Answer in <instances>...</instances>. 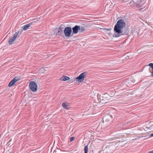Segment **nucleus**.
<instances>
[{
    "label": "nucleus",
    "mask_w": 153,
    "mask_h": 153,
    "mask_svg": "<svg viewBox=\"0 0 153 153\" xmlns=\"http://www.w3.org/2000/svg\"><path fill=\"white\" fill-rule=\"evenodd\" d=\"M125 22L123 19L119 20L117 22L114 28V34L113 37H118L122 35H128V31L126 28L124 30H123L125 27Z\"/></svg>",
    "instance_id": "nucleus-1"
},
{
    "label": "nucleus",
    "mask_w": 153,
    "mask_h": 153,
    "mask_svg": "<svg viewBox=\"0 0 153 153\" xmlns=\"http://www.w3.org/2000/svg\"><path fill=\"white\" fill-rule=\"evenodd\" d=\"M108 96L107 94H102V95H97V97L98 100L100 99V102L102 104H104L107 102L108 100L106 99L107 97Z\"/></svg>",
    "instance_id": "nucleus-2"
},
{
    "label": "nucleus",
    "mask_w": 153,
    "mask_h": 153,
    "mask_svg": "<svg viewBox=\"0 0 153 153\" xmlns=\"http://www.w3.org/2000/svg\"><path fill=\"white\" fill-rule=\"evenodd\" d=\"M29 86L32 91L35 92L36 91L37 89V85L36 83L34 81H30L29 83Z\"/></svg>",
    "instance_id": "nucleus-3"
},
{
    "label": "nucleus",
    "mask_w": 153,
    "mask_h": 153,
    "mask_svg": "<svg viewBox=\"0 0 153 153\" xmlns=\"http://www.w3.org/2000/svg\"><path fill=\"white\" fill-rule=\"evenodd\" d=\"M86 76V72H84L81 74L79 76L76 77V79L79 82H81L84 80Z\"/></svg>",
    "instance_id": "nucleus-4"
},
{
    "label": "nucleus",
    "mask_w": 153,
    "mask_h": 153,
    "mask_svg": "<svg viewBox=\"0 0 153 153\" xmlns=\"http://www.w3.org/2000/svg\"><path fill=\"white\" fill-rule=\"evenodd\" d=\"M71 32L72 29L71 27H65L64 30V33L66 37L70 36Z\"/></svg>",
    "instance_id": "nucleus-5"
},
{
    "label": "nucleus",
    "mask_w": 153,
    "mask_h": 153,
    "mask_svg": "<svg viewBox=\"0 0 153 153\" xmlns=\"http://www.w3.org/2000/svg\"><path fill=\"white\" fill-rule=\"evenodd\" d=\"M19 32H17L15 33L14 34L13 36L10 37L9 41H8V43L10 45L12 44L13 42L15 40L16 38L17 37V36L19 34Z\"/></svg>",
    "instance_id": "nucleus-6"
},
{
    "label": "nucleus",
    "mask_w": 153,
    "mask_h": 153,
    "mask_svg": "<svg viewBox=\"0 0 153 153\" xmlns=\"http://www.w3.org/2000/svg\"><path fill=\"white\" fill-rule=\"evenodd\" d=\"M19 80V79L17 77H15L9 83L8 86L9 87H11L15 84V83Z\"/></svg>",
    "instance_id": "nucleus-7"
},
{
    "label": "nucleus",
    "mask_w": 153,
    "mask_h": 153,
    "mask_svg": "<svg viewBox=\"0 0 153 153\" xmlns=\"http://www.w3.org/2000/svg\"><path fill=\"white\" fill-rule=\"evenodd\" d=\"M80 26L76 25L72 28L73 33L74 34H76L78 33L80 28Z\"/></svg>",
    "instance_id": "nucleus-8"
},
{
    "label": "nucleus",
    "mask_w": 153,
    "mask_h": 153,
    "mask_svg": "<svg viewBox=\"0 0 153 153\" xmlns=\"http://www.w3.org/2000/svg\"><path fill=\"white\" fill-rule=\"evenodd\" d=\"M65 26L64 25H61L59 29L58 33L59 34H61L62 33Z\"/></svg>",
    "instance_id": "nucleus-9"
},
{
    "label": "nucleus",
    "mask_w": 153,
    "mask_h": 153,
    "mask_svg": "<svg viewBox=\"0 0 153 153\" xmlns=\"http://www.w3.org/2000/svg\"><path fill=\"white\" fill-rule=\"evenodd\" d=\"M32 22H31L25 25L23 27V30L25 31L27 30L32 25Z\"/></svg>",
    "instance_id": "nucleus-10"
},
{
    "label": "nucleus",
    "mask_w": 153,
    "mask_h": 153,
    "mask_svg": "<svg viewBox=\"0 0 153 153\" xmlns=\"http://www.w3.org/2000/svg\"><path fill=\"white\" fill-rule=\"evenodd\" d=\"M62 105L63 107L67 109H69L70 107L66 102H65L62 103Z\"/></svg>",
    "instance_id": "nucleus-11"
},
{
    "label": "nucleus",
    "mask_w": 153,
    "mask_h": 153,
    "mask_svg": "<svg viewBox=\"0 0 153 153\" xmlns=\"http://www.w3.org/2000/svg\"><path fill=\"white\" fill-rule=\"evenodd\" d=\"M80 28L79 29V32H82L85 31V28L84 27L80 26Z\"/></svg>",
    "instance_id": "nucleus-12"
},
{
    "label": "nucleus",
    "mask_w": 153,
    "mask_h": 153,
    "mask_svg": "<svg viewBox=\"0 0 153 153\" xmlns=\"http://www.w3.org/2000/svg\"><path fill=\"white\" fill-rule=\"evenodd\" d=\"M70 79V78L68 76L63 77L61 78V80L65 81L67 80H68Z\"/></svg>",
    "instance_id": "nucleus-13"
},
{
    "label": "nucleus",
    "mask_w": 153,
    "mask_h": 153,
    "mask_svg": "<svg viewBox=\"0 0 153 153\" xmlns=\"http://www.w3.org/2000/svg\"><path fill=\"white\" fill-rule=\"evenodd\" d=\"M84 153H88V146L87 145L85 146L84 148Z\"/></svg>",
    "instance_id": "nucleus-14"
},
{
    "label": "nucleus",
    "mask_w": 153,
    "mask_h": 153,
    "mask_svg": "<svg viewBox=\"0 0 153 153\" xmlns=\"http://www.w3.org/2000/svg\"><path fill=\"white\" fill-rule=\"evenodd\" d=\"M149 66L151 67L152 69V70H153V63H150L149 64Z\"/></svg>",
    "instance_id": "nucleus-15"
},
{
    "label": "nucleus",
    "mask_w": 153,
    "mask_h": 153,
    "mask_svg": "<svg viewBox=\"0 0 153 153\" xmlns=\"http://www.w3.org/2000/svg\"><path fill=\"white\" fill-rule=\"evenodd\" d=\"M74 139V137H71L70 139V140L71 141H72Z\"/></svg>",
    "instance_id": "nucleus-16"
},
{
    "label": "nucleus",
    "mask_w": 153,
    "mask_h": 153,
    "mask_svg": "<svg viewBox=\"0 0 153 153\" xmlns=\"http://www.w3.org/2000/svg\"><path fill=\"white\" fill-rule=\"evenodd\" d=\"M147 153H153V150H152L151 151H149V152H148Z\"/></svg>",
    "instance_id": "nucleus-17"
},
{
    "label": "nucleus",
    "mask_w": 153,
    "mask_h": 153,
    "mask_svg": "<svg viewBox=\"0 0 153 153\" xmlns=\"http://www.w3.org/2000/svg\"><path fill=\"white\" fill-rule=\"evenodd\" d=\"M152 74H151V76L152 77H153V70H152V71L151 72Z\"/></svg>",
    "instance_id": "nucleus-18"
},
{
    "label": "nucleus",
    "mask_w": 153,
    "mask_h": 153,
    "mask_svg": "<svg viewBox=\"0 0 153 153\" xmlns=\"http://www.w3.org/2000/svg\"><path fill=\"white\" fill-rule=\"evenodd\" d=\"M40 70L41 71H44V68H41Z\"/></svg>",
    "instance_id": "nucleus-19"
},
{
    "label": "nucleus",
    "mask_w": 153,
    "mask_h": 153,
    "mask_svg": "<svg viewBox=\"0 0 153 153\" xmlns=\"http://www.w3.org/2000/svg\"><path fill=\"white\" fill-rule=\"evenodd\" d=\"M105 30L107 31H109V29L108 28H105Z\"/></svg>",
    "instance_id": "nucleus-20"
},
{
    "label": "nucleus",
    "mask_w": 153,
    "mask_h": 153,
    "mask_svg": "<svg viewBox=\"0 0 153 153\" xmlns=\"http://www.w3.org/2000/svg\"><path fill=\"white\" fill-rule=\"evenodd\" d=\"M150 136L151 137H153V133L150 134Z\"/></svg>",
    "instance_id": "nucleus-21"
}]
</instances>
